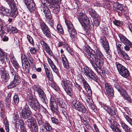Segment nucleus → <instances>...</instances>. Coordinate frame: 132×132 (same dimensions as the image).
Segmentation results:
<instances>
[{"label":"nucleus","instance_id":"a878e982","mask_svg":"<svg viewBox=\"0 0 132 132\" xmlns=\"http://www.w3.org/2000/svg\"><path fill=\"white\" fill-rule=\"evenodd\" d=\"M6 53L0 48V61L2 63H3L5 60H7Z\"/></svg>","mask_w":132,"mask_h":132},{"label":"nucleus","instance_id":"2f4dec72","mask_svg":"<svg viewBox=\"0 0 132 132\" xmlns=\"http://www.w3.org/2000/svg\"><path fill=\"white\" fill-rule=\"evenodd\" d=\"M34 89L36 90L38 93L39 97H43L44 95V92L42 89H41L39 87L35 86L34 87Z\"/></svg>","mask_w":132,"mask_h":132},{"label":"nucleus","instance_id":"052dcab7","mask_svg":"<svg viewBox=\"0 0 132 132\" xmlns=\"http://www.w3.org/2000/svg\"><path fill=\"white\" fill-rule=\"evenodd\" d=\"M13 66L15 69H18L19 68V65L17 61L12 63Z\"/></svg>","mask_w":132,"mask_h":132},{"label":"nucleus","instance_id":"e2e57ef3","mask_svg":"<svg viewBox=\"0 0 132 132\" xmlns=\"http://www.w3.org/2000/svg\"><path fill=\"white\" fill-rule=\"evenodd\" d=\"M2 25V23L0 20V34H2L3 32V28Z\"/></svg>","mask_w":132,"mask_h":132},{"label":"nucleus","instance_id":"c03bdc74","mask_svg":"<svg viewBox=\"0 0 132 132\" xmlns=\"http://www.w3.org/2000/svg\"><path fill=\"white\" fill-rule=\"evenodd\" d=\"M125 118L127 121L132 126V119L125 114H124Z\"/></svg>","mask_w":132,"mask_h":132},{"label":"nucleus","instance_id":"2eb2a0df","mask_svg":"<svg viewBox=\"0 0 132 132\" xmlns=\"http://www.w3.org/2000/svg\"><path fill=\"white\" fill-rule=\"evenodd\" d=\"M105 87L108 95L112 97L114 95L113 90L110 84L106 83L105 84Z\"/></svg>","mask_w":132,"mask_h":132},{"label":"nucleus","instance_id":"393cba45","mask_svg":"<svg viewBox=\"0 0 132 132\" xmlns=\"http://www.w3.org/2000/svg\"><path fill=\"white\" fill-rule=\"evenodd\" d=\"M10 10L3 6L0 7V14L3 15L10 16Z\"/></svg>","mask_w":132,"mask_h":132},{"label":"nucleus","instance_id":"e433bc0d","mask_svg":"<svg viewBox=\"0 0 132 132\" xmlns=\"http://www.w3.org/2000/svg\"><path fill=\"white\" fill-rule=\"evenodd\" d=\"M27 59L29 63V67L32 65L34 62V60L32 57L30 53L28 54Z\"/></svg>","mask_w":132,"mask_h":132},{"label":"nucleus","instance_id":"4be33fe9","mask_svg":"<svg viewBox=\"0 0 132 132\" xmlns=\"http://www.w3.org/2000/svg\"><path fill=\"white\" fill-rule=\"evenodd\" d=\"M110 126L114 132H122L118 127L117 123L115 121H111Z\"/></svg>","mask_w":132,"mask_h":132},{"label":"nucleus","instance_id":"9b49d317","mask_svg":"<svg viewBox=\"0 0 132 132\" xmlns=\"http://www.w3.org/2000/svg\"><path fill=\"white\" fill-rule=\"evenodd\" d=\"M1 78L3 81L5 82H7L10 78V76L8 72L3 68H1Z\"/></svg>","mask_w":132,"mask_h":132},{"label":"nucleus","instance_id":"a19ab883","mask_svg":"<svg viewBox=\"0 0 132 132\" xmlns=\"http://www.w3.org/2000/svg\"><path fill=\"white\" fill-rule=\"evenodd\" d=\"M57 31L61 34H63L64 32L63 30L61 24H58L56 27Z\"/></svg>","mask_w":132,"mask_h":132},{"label":"nucleus","instance_id":"338daca9","mask_svg":"<svg viewBox=\"0 0 132 132\" xmlns=\"http://www.w3.org/2000/svg\"><path fill=\"white\" fill-rule=\"evenodd\" d=\"M11 32L14 33H16L18 32V30L16 28L13 26L12 29H11Z\"/></svg>","mask_w":132,"mask_h":132},{"label":"nucleus","instance_id":"37998d69","mask_svg":"<svg viewBox=\"0 0 132 132\" xmlns=\"http://www.w3.org/2000/svg\"><path fill=\"white\" fill-rule=\"evenodd\" d=\"M46 22L48 23L51 27L54 28L53 27L54 23L53 21L51 20V19H47L46 20Z\"/></svg>","mask_w":132,"mask_h":132},{"label":"nucleus","instance_id":"bf43d9fd","mask_svg":"<svg viewBox=\"0 0 132 132\" xmlns=\"http://www.w3.org/2000/svg\"><path fill=\"white\" fill-rule=\"evenodd\" d=\"M13 26L11 25H9L7 26L5 29V30L8 32H11V29L12 28Z\"/></svg>","mask_w":132,"mask_h":132},{"label":"nucleus","instance_id":"a18cd8bd","mask_svg":"<svg viewBox=\"0 0 132 132\" xmlns=\"http://www.w3.org/2000/svg\"><path fill=\"white\" fill-rule=\"evenodd\" d=\"M113 23L116 26H120L122 25L123 23L122 22L118 20H115L113 21Z\"/></svg>","mask_w":132,"mask_h":132},{"label":"nucleus","instance_id":"f704fd0d","mask_svg":"<svg viewBox=\"0 0 132 132\" xmlns=\"http://www.w3.org/2000/svg\"><path fill=\"white\" fill-rule=\"evenodd\" d=\"M44 127L47 131H51L52 128L50 124L47 122H45L43 123V125Z\"/></svg>","mask_w":132,"mask_h":132},{"label":"nucleus","instance_id":"7c9ffc66","mask_svg":"<svg viewBox=\"0 0 132 132\" xmlns=\"http://www.w3.org/2000/svg\"><path fill=\"white\" fill-rule=\"evenodd\" d=\"M14 122H15L16 123L15 127L17 128H19L20 126V128L21 129L25 127V124H24V122L23 120L21 119L18 120Z\"/></svg>","mask_w":132,"mask_h":132},{"label":"nucleus","instance_id":"0eeeda50","mask_svg":"<svg viewBox=\"0 0 132 132\" xmlns=\"http://www.w3.org/2000/svg\"><path fill=\"white\" fill-rule=\"evenodd\" d=\"M65 22L67 25L69 32L70 35L71 37H74L77 34L76 30L74 28L71 22L65 20Z\"/></svg>","mask_w":132,"mask_h":132},{"label":"nucleus","instance_id":"a211bd4d","mask_svg":"<svg viewBox=\"0 0 132 132\" xmlns=\"http://www.w3.org/2000/svg\"><path fill=\"white\" fill-rule=\"evenodd\" d=\"M121 41L124 44L128 45L132 48V43L128 40L126 37L121 34L119 35Z\"/></svg>","mask_w":132,"mask_h":132},{"label":"nucleus","instance_id":"ea45409f","mask_svg":"<svg viewBox=\"0 0 132 132\" xmlns=\"http://www.w3.org/2000/svg\"><path fill=\"white\" fill-rule=\"evenodd\" d=\"M59 4H56V6H55V7H52V9L54 13H57L59 12L60 10V7Z\"/></svg>","mask_w":132,"mask_h":132},{"label":"nucleus","instance_id":"864d4df0","mask_svg":"<svg viewBox=\"0 0 132 132\" xmlns=\"http://www.w3.org/2000/svg\"><path fill=\"white\" fill-rule=\"evenodd\" d=\"M19 116L17 113H15L13 115V120L14 121V122H15L16 120H19Z\"/></svg>","mask_w":132,"mask_h":132},{"label":"nucleus","instance_id":"49530a36","mask_svg":"<svg viewBox=\"0 0 132 132\" xmlns=\"http://www.w3.org/2000/svg\"><path fill=\"white\" fill-rule=\"evenodd\" d=\"M22 64H24L25 67V68L27 69L28 67H29V62L28 61V59L24 60H23L21 61Z\"/></svg>","mask_w":132,"mask_h":132},{"label":"nucleus","instance_id":"f03ea898","mask_svg":"<svg viewBox=\"0 0 132 132\" xmlns=\"http://www.w3.org/2000/svg\"><path fill=\"white\" fill-rule=\"evenodd\" d=\"M10 73L11 76L14 78L13 80L8 86L9 88L11 89L15 87L21 82L20 78L16 71L11 66L10 67Z\"/></svg>","mask_w":132,"mask_h":132},{"label":"nucleus","instance_id":"f3484780","mask_svg":"<svg viewBox=\"0 0 132 132\" xmlns=\"http://www.w3.org/2000/svg\"><path fill=\"white\" fill-rule=\"evenodd\" d=\"M113 7L116 10L120 13H122L124 11L125 7L123 5L119 4L118 2H114L113 3Z\"/></svg>","mask_w":132,"mask_h":132},{"label":"nucleus","instance_id":"680f3d73","mask_svg":"<svg viewBox=\"0 0 132 132\" xmlns=\"http://www.w3.org/2000/svg\"><path fill=\"white\" fill-rule=\"evenodd\" d=\"M78 19L81 25L82 26V14L79 15Z\"/></svg>","mask_w":132,"mask_h":132},{"label":"nucleus","instance_id":"7ed1b4c3","mask_svg":"<svg viewBox=\"0 0 132 132\" xmlns=\"http://www.w3.org/2000/svg\"><path fill=\"white\" fill-rule=\"evenodd\" d=\"M61 84L62 87L64 89L67 94L71 96L72 94L71 92L72 82L67 80H63L62 81Z\"/></svg>","mask_w":132,"mask_h":132},{"label":"nucleus","instance_id":"bb28decb","mask_svg":"<svg viewBox=\"0 0 132 132\" xmlns=\"http://www.w3.org/2000/svg\"><path fill=\"white\" fill-rule=\"evenodd\" d=\"M118 53L120 57L125 60H129V57L125 51L122 50L118 52Z\"/></svg>","mask_w":132,"mask_h":132},{"label":"nucleus","instance_id":"69168bd1","mask_svg":"<svg viewBox=\"0 0 132 132\" xmlns=\"http://www.w3.org/2000/svg\"><path fill=\"white\" fill-rule=\"evenodd\" d=\"M47 60H48V62L50 65L51 67H52V66H53V65H54L53 62L51 60V59H50L48 58V59Z\"/></svg>","mask_w":132,"mask_h":132},{"label":"nucleus","instance_id":"4c0bfd02","mask_svg":"<svg viewBox=\"0 0 132 132\" xmlns=\"http://www.w3.org/2000/svg\"><path fill=\"white\" fill-rule=\"evenodd\" d=\"M57 102L61 108H65V103L63 102L61 98H59L57 100Z\"/></svg>","mask_w":132,"mask_h":132},{"label":"nucleus","instance_id":"5701e85b","mask_svg":"<svg viewBox=\"0 0 132 132\" xmlns=\"http://www.w3.org/2000/svg\"><path fill=\"white\" fill-rule=\"evenodd\" d=\"M91 71L88 67L83 65V77L86 79L88 78L89 74Z\"/></svg>","mask_w":132,"mask_h":132},{"label":"nucleus","instance_id":"aec40b11","mask_svg":"<svg viewBox=\"0 0 132 132\" xmlns=\"http://www.w3.org/2000/svg\"><path fill=\"white\" fill-rule=\"evenodd\" d=\"M11 11H10V16L15 17L17 15L18 12L17 10V8L15 4H11Z\"/></svg>","mask_w":132,"mask_h":132},{"label":"nucleus","instance_id":"09e8293b","mask_svg":"<svg viewBox=\"0 0 132 132\" xmlns=\"http://www.w3.org/2000/svg\"><path fill=\"white\" fill-rule=\"evenodd\" d=\"M65 48H66L67 51L71 55L73 54V52L72 50L68 46L66 45H65Z\"/></svg>","mask_w":132,"mask_h":132},{"label":"nucleus","instance_id":"f257e3e1","mask_svg":"<svg viewBox=\"0 0 132 132\" xmlns=\"http://www.w3.org/2000/svg\"><path fill=\"white\" fill-rule=\"evenodd\" d=\"M85 46L84 48L83 53L86 57L89 58V61L90 62L92 66L95 70L97 73L103 78L106 77V74L108 75L109 72L106 69L104 70V73L101 69V67L103 63L104 57L103 55L97 47H96L94 51L92 50L89 46L87 44L86 42H84Z\"/></svg>","mask_w":132,"mask_h":132},{"label":"nucleus","instance_id":"774afa93","mask_svg":"<svg viewBox=\"0 0 132 132\" xmlns=\"http://www.w3.org/2000/svg\"><path fill=\"white\" fill-rule=\"evenodd\" d=\"M124 44L125 45L124 47V50L126 51H129L130 50V47L128 45Z\"/></svg>","mask_w":132,"mask_h":132},{"label":"nucleus","instance_id":"6ab92c4d","mask_svg":"<svg viewBox=\"0 0 132 132\" xmlns=\"http://www.w3.org/2000/svg\"><path fill=\"white\" fill-rule=\"evenodd\" d=\"M83 84L84 86L83 93L86 95H89L91 93V89L89 85L85 79H83Z\"/></svg>","mask_w":132,"mask_h":132},{"label":"nucleus","instance_id":"de8ad7c7","mask_svg":"<svg viewBox=\"0 0 132 132\" xmlns=\"http://www.w3.org/2000/svg\"><path fill=\"white\" fill-rule=\"evenodd\" d=\"M28 127L30 128L32 127L33 126L34 127V123L32 120L30 119H28Z\"/></svg>","mask_w":132,"mask_h":132},{"label":"nucleus","instance_id":"39448f33","mask_svg":"<svg viewBox=\"0 0 132 132\" xmlns=\"http://www.w3.org/2000/svg\"><path fill=\"white\" fill-rule=\"evenodd\" d=\"M31 112L29 106L26 105L22 109L21 113V116L24 119H30L32 117L31 116Z\"/></svg>","mask_w":132,"mask_h":132},{"label":"nucleus","instance_id":"423d86ee","mask_svg":"<svg viewBox=\"0 0 132 132\" xmlns=\"http://www.w3.org/2000/svg\"><path fill=\"white\" fill-rule=\"evenodd\" d=\"M50 105L52 112L55 114H57L59 112L58 106L56 100L53 97H51L50 98Z\"/></svg>","mask_w":132,"mask_h":132},{"label":"nucleus","instance_id":"72a5a7b5","mask_svg":"<svg viewBox=\"0 0 132 132\" xmlns=\"http://www.w3.org/2000/svg\"><path fill=\"white\" fill-rule=\"evenodd\" d=\"M89 78L94 80L96 82H97L98 80L96 75L92 71L89 74L88 79Z\"/></svg>","mask_w":132,"mask_h":132},{"label":"nucleus","instance_id":"412c9836","mask_svg":"<svg viewBox=\"0 0 132 132\" xmlns=\"http://www.w3.org/2000/svg\"><path fill=\"white\" fill-rule=\"evenodd\" d=\"M76 100L73 101L71 103L72 106L73 108L81 112H82V105L80 102H78L77 104H76Z\"/></svg>","mask_w":132,"mask_h":132},{"label":"nucleus","instance_id":"20e7f679","mask_svg":"<svg viewBox=\"0 0 132 132\" xmlns=\"http://www.w3.org/2000/svg\"><path fill=\"white\" fill-rule=\"evenodd\" d=\"M116 67L119 74L121 76L125 78L128 77L129 72L125 67L119 63L116 64Z\"/></svg>","mask_w":132,"mask_h":132},{"label":"nucleus","instance_id":"4d7b16f0","mask_svg":"<svg viewBox=\"0 0 132 132\" xmlns=\"http://www.w3.org/2000/svg\"><path fill=\"white\" fill-rule=\"evenodd\" d=\"M30 51L31 53L35 54L37 52L36 49L34 47H31L30 49Z\"/></svg>","mask_w":132,"mask_h":132},{"label":"nucleus","instance_id":"5fc2aeb1","mask_svg":"<svg viewBox=\"0 0 132 132\" xmlns=\"http://www.w3.org/2000/svg\"><path fill=\"white\" fill-rule=\"evenodd\" d=\"M118 90L120 93V94H122V95H123L124 94H125V93H126V92L124 89L122 87H121Z\"/></svg>","mask_w":132,"mask_h":132},{"label":"nucleus","instance_id":"8fccbe9b","mask_svg":"<svg viewBox=\"0 0 132 132\" xmlns=\"http://www.w3.org/2000/svg\"><path fill=\"white\" fill-rule=\"evenodd\" d=\"M51 120L53 123L56 124H58L59 123V120L56 118L54 117H51Z\"/></svg>","mask_w":132,"mask_h":132},{"label":"nucleus","instance_id":"c85d7f7f","mask_svg":"<svg viewBox=\"0 0 132 132\" xmlns=\"http://www.w3.org/2000/svg\"><path fill=\"white\" fill-rule=\"evenodd\" d=\"M120 123L123 130L125 132H132L130 128L123 121H120Z\"/></svg>","mask_w":132,"mask_h":132},{"label":"nucleus","instance_id":"c9c22d12","mask_svg":"<svg viewBox=\"0 0 132 132\" xmlns=\"http://www.w3.org/2000/svg\"><path fill=\"white\" fill-rule=\"evenodd\" d=\"M89 12L92 18H96L98 17V15L95 11L91 8L89 9Z\"/></svg>","mask_w":132,"mask_h":132},{"label":"nucleus","instance_id":"9d476101","mask_svg":"<svg viewBox=\"0 0 132 132\" xmlns=\"http://www.w3.org/2000/svg\"><path fill=\"white\" fill-rule=\"evenodd\" d=\"M24 2L29 11L31 12L34 11L36 7L32 0H24Z\"/></svg>","mask_w":132,"mask_h":132},{"label":"nucleus","instance_id":"3c124183","mask_svg":"<svg viewBox=\"0 0 132 132\" xmlns=\"http://www.w3.org/2000/svg\"><path fill=\"white\" fill-rule=\"evenodd\" d=\"M114 87L116 88L117 90H118L121 87L119 85V83L117 80H115L114 81Z\"/></svg>","mask_w":132,"mask_h":132},{"label":"nucleus","instance_id":"dca6fc26","mask_svg":"<svg viewBox=\"0 0 132 132\" xmlns=\"http://www.w3.org/2000/svg\"><path fill=\"white\" fill-rule=\"evenodd\" d=\"M90 27L89 20L86 15L83 14V27L87 30Z\"/></svg>","mask_w":132,"mask_h":132},{"label":"nucleus","instance_id":"13d9d810","mask_svg":"<svg viewBox=\"0 0 132 132\" xmlns=\"http://www.w3.org/2000/svg\"><path fill=\"white\" fill-rule=\"evenodd\" d=\"M86 100L87 102L88 103V104L89 105L91 103H93V101L91 98L89 97L88 96L87 97V99H86Z\"/></svg>","mask_w":132,"mask_h":132},{"label":"nucleus","instance_id":"0e129e2a","mask_svg":"<svg viewBox=\"0 0 132 132\" xmlns=\"http://www.w3.org/2000/svg\"><path fill=\"white\" fill-rule=\"evenodd\" d=\"M42 99L41 100L45 104H47L48 102V100L46 98H45L44 95L43 97H40Z\"/></svg>","mask_w":132,"mask_h":132},{"label":"nucleus","instance_id":"ddd939ff","mask_svg":"<svg viewBox=\"0 0 132 132\" xmlns=\"http://www.w3.org/2000/svg\"><path fill=\"white\" fill-rule=\"evenodd\" d=\"M100 41L102 46L106 51L109 50V47L108 42L104 36H102L100 39Z\"/></svg>","mask_w":132,"mask_h":132},{"label":"nucleus","instance_id":"4468645a","mask_svg":"<svg viewBox=\"0 0 132 132\" xmlns=\"http://www.w3.org/2000/svg\"><path fill=\"white\" fill-rule=\"evenodd\" d=\"M40 43L42 46L47 53L51 56L53 55V53L48 45L43 40H41L40 41Z\"/></svg>","mask_w":132,"mask_h":132},{"label":"nucleus","instance_id":"b1692460","mask_svg":"<svg viewBox=\"0 0 132 132\" xmlns=\"http://www.w3.org/2000/svg\"><path fill=\"white\" fill-rule=\"evenodd\" d=\"M44 66L47 77L49 80H52L53 79L52 75L49 66L45 64Z\"/></svg>","mask_w":132,"mask_h":132},{"label":"nucleus","instance_id":"473e14b6","mask_svg":"<svg viewBox=\"0 0 132 132\" xmlns=\"http://www.w3.org/2000/svg\"><path fill=\"white\" fill-rule=\"evenodd\" d=\"M31 108L36 111H40V106L39 103L37 102L35 103L30 106Z\"/></svg>","mask_w":132,"mask_h":132},{"label":"nucleus","instance_id":"cd10ccee","mask_svg":"<svg viewBox=\"0 0 132 132\" xmlns=\"http://www.w3.org/2000/svg\"><path fill=\"white\" fill-rule=\"evenodd\" d=\"M28 101L30 106L35 103L36 102H38L35 97L32 95L28 97Z\"/></svg>","mask_w":132,"mask_h":132},{"label":"nucleus","instance_id":"f8f14e48","mask_svg":"<svg viewBox=\"0 0 132 132\" xmlns=\"http://www.w3.org/2000/svg\"><path fill=\"white\" fill-rule=\"evenodd\" d=\"M41 10L44 12L46 19H52V17L50 10L47 6L43 5L41 7Z\"/></svg>","mask_w":132,"mask_h":132},{"label":"nucleus","instance_id":"6e6552de","mask_svg":"<svg viewBox=\"0 0 132 132\" xmlns=\"http://www.w3.org/2000/svg\"><path fill=\"white\" fill-rule=\"evenodd\" d=\"M40 28L44 34L47 37L50 38L51 36L49 29L44 23L40 24Z\"/></svg>","mask_w":132,"mask_h":132},{"label":"nucleus","instance_id":"c756f323","mask_svg":"<svg viewBox=\"0 0 132 132\" xmlns=\"http://www.w3.org/2000/svg\"><path fill=\"white\" fill-rule=\"evenodd\" d=\"M61 55L64 67L66 69H68L69 68V63L67 58L64 55L62 54Z\"/></svg>","mask_w":132,"mask_h":132},{"label":"nucleus","instance_id":"6e6d98bb","mask_svg":"<svg viewBox=\"0 0 132 132\" xmlns=\"http://www.w3.org/2000/svg\"><path fill=\"white\" fill-rule=\"evenodd\" d=\"M51 68L57 74H58L59 73V71L58 69L56 66L54 65H53V66H52Z\"/></svg>","mask_w":132,"mask_h":132},{"label":"nucleus","instance_id":"603ef678","mask_svg":"<svg viewBox=\"0 0 132 132\" xmlns=\"http://www.w3.org/2000/svg\"><path fill=\"white\" fill-rule=\"evenodd\" d=\"M27 39L29 42L31 44L33 45L34 44V41L32 38L29 35H27Z\"/></svg>","mask_w":132,"mask_h":132},{"label":"nucleus","instance_id":"58836bf2","mask_svg":"<svg viewBox=\"0 0 132 132\" xmlns=\"http://www.w3.org/2000/svg\"><path fill=\"white\" fill-rule=\"evenodd\" d=\"M3 123L5 127V129L6 131H8L9 130V125L8 121L6 118H4L3 119Z\"/></svg>","mask_w":132,"mask_h":132},{"label":"nucleus","instance_id":"79ce46f5","mask_svg":"<svg viewBox=\"0 0 132 132\" xmlns=\"http://www.w3.org/2000/svg\"><path fill=\"white\" fill-rule=\"evenodd\" d=\"M13 99L14 102L15 104H17L18 103L19 101V99L17 94H15L14 96Z\"/></svg>","mask_w":132,"mask_h":132},{"label":"nucleus","instance_id":"1a4fd4ad","mask_svg":"<svg viewBox=\"0 0 132 132\" xmlns=\"http://www.w3.org/2000/svg\"><path fill=\"white\" fill-rule=\"evenodd\" d=\"M101 107L105 109L106 111L112 116H114L116 114V112L114 107H110L104 104H101Z\"/></svg>","mask_w":132,"mask_h":132}]
</instances>
